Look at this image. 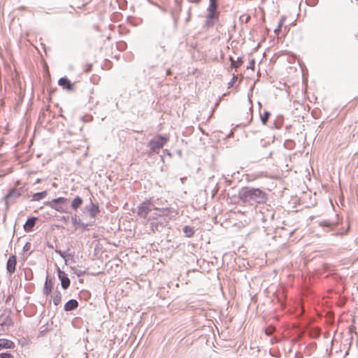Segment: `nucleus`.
Masks as SVG:
<instances>
[{"label": "nucleus", "mask_w": 358, "mask_h": 358, "mask_svg": "<svg viewBox=\"0 0 358 358\" xmlns=\"http://www.w3.org/2000/svg\"><path fill=\"white\" fill-rule=\"evenodd\" d=\"M210 2L217 3V0H209Z\"/></svg>", "instance_id": "28"}, {"label": "nucleus", "mask_w": 358, "mask_h": 358, "mask_svg": "<svg viewBox=\"0 0 358 358\" xmlns=\"http://www.w3.org/2000/svg\"><path fill=\"white\" fill-rule=\"evenodd\" d=\"M17 264V259L15 255H11L7 262L6 268L9 273L12 274L15 271V266Z\"/></svg>", "instance_id": "7"}, {"label": "nucleus", "mask_w": 358, "mask_h": 358, "mask_svg": "<svg viewBox=\"0 0 358 358\" xmlns=\"http://www.w3.org/2000/svg\"><path fill=\"white\" fill-rule=\"evenodd\" d=\"M91 69H92V64H87L86 65V69L85 70V72H89L91 71Z\"/></svg>", "instance_id": "26"}, {"label": "nucleus", "mask_w": 358, "mask_h": 358, "mask_svg": "<svg viewBox=\"0 0 358 358\" xmlns=\"http://www.w3.org/2000/svg\"><path fill=\"white\" fill-rule=\"evenodd\" d=\"M45 194H46L45 192H40V193H36V194H35L34 195V200H39V199L43 198Z\"/></svg>", "instance_id": "23"}, {"label": "nucleus", "mask_w": 358, "mask_h": 358, "mask_svg": "<svg viewBox=\"0 0 358 358\" xmlns=\"http://www.w3.org/2000/svg\"><path fill=\"white\" fill-rule=\"evenodd\" d=\"M98 212H99L98 207L92 206L90 209V214L91 217L93 218H94L96 217Z\"/></svg>", "instance_id": "20"}, {"label": "nucleus", "mask_w": 358, "mask_h": 358, "mask_svg": "<svg viewBox=\"0 0 358 358\" xmlns=\"http://www.w3.org/2000/svg\"><path fill=\"white\" fill-rule=\"evenodd\" d=\"M241 198L245 201L254 200L259 203L264 200L265 193L259 189H246L242 192Z\"/></svg>", "instance_id": "1"}, {"label": "nucleus", "mask_w": 358, "mask_h": 358, "mask_svg": "<svg viewBox=\"0 0 358 358\" xmlns=\"http://www.w3.org/2000/svg\"><path fill=\"white\" fill-rule=\"evenodd\" d=\"M58 84L64 89L72 90L73 88V84L66 78H62L59 80Z\"/></svg>", "instance_id": "9"}, {"label": "nucleus", "mask_w": 358, "mask_h": 358, "mask_svg": "<svg viewBox=\"0 0 358 358\" xmlns=\"http://www.w3.org/2000/svg\"><path fill=\"white\" fill-rule=\"evenodd\" d=\"M286 20L285 16H281L280 20L278 22V27L274 29V33L276 35H278L281 31H283L284 33H287L289 31V28L287 26H284Z\"/></svg>", "instance_id": "6"}, {"label": "nucleus", "mask_w": 358, "mask_h": 358, "mask_svg": "<svg viewBox=\"0 0 358 358\" xmlns=\"http://www.w3.org/2000/svg\"><path fill=\"white\" fill-rule=\"evenodd\" d=\"M155 210H159L161 211L162 214L157 215V216H162V215H167L171 212L169 208H162L159 209L158 208H155Z\"/></svg>", "instance_id": "22"}, {"label": "nucleus", "mask_w": 358, "mask_h": 358, "mask_svg": "<svg viewBox=\"0 0 358 358\" xmlns=\"http://www.w3.org/2000/svg\"><path fill=\"white\" fill-rule=\"evenodd\" d=\"M78 306V303L76 300H69L64 306V309L66 311L76 309Z\"/></svg>", "instance_id": "13"}, {"label": "nucleus", "mask_w": 358, "mask_h": 358, "mask_svg": "<svg viewBox=\"0 0 358 358\" xmlns=\"http://www.w3.org/2000/svg\"><path fill=\"white\" fill-rule=\"evenodd\" d=\"M67 201L68 199L65 197H58L48 201L46 204L51 208L55 209L56 211L62 213H69L67 210Z\"/></svg>", "instance_id": "2"}, {"label": "nucleus", "mask_w": 358, "mask_h": 358, "mask_svg": "<svg viewBox=\"0 0 358 358\" xmlns=\"http://www.w3.org/2000/svg\"><path fill=\"white\" fill-rule=\"evenodd\" d=\"M12 320L6 313H3L0 315V325L1 326H10L12 325Z\"/></svg>", "instance_id": "11"}, {"label": "nucleus", "mask_w": 358, "mask_h": 358, "mask_svg": "<svg viewBox=\"0 0 358 358\" xmlns=\"http://www.w3.org/2000/svg\"><path fill=\"white\" fill-rule=\"evenodd\" d=\"M83 204V199L76 196L71 203V207L73 210H76Z\"/></svg>", "instance_id": "15"}, {"label": "nucleus", "mask_w": 358, "mask_h": 358, "mask_svg": "<svg viewBox=\"0 0 358 358\" xmlns=\"http://www.w3.org/2000/svg\"><path fill=\"white\" fill-rule=\"evenodd\" d=\"M250 20V16L248 14H243L241 15L240 20L241 22L247 24Z\"/></svg>", "instance_id": "21"}, {"label": "nucleus", "mask_w": 358, "mask_h": 358, "mask_svg": "<svg viewBox=\"0 0 358 358\" xmlns=\"http://www.w3.org/2000/svg\"><path fill=\"white\" fill-rule=\"evenodd\" d=\"M231 60V66L232 68L237 69L241 66L243 64L242 59L238 57L236 60H234L232 57L230 58Z\"/></svg>", "instance_id": "16"}, {"label": "nucleus", "mask_w": 358, "mask_h": 358, "mask_svg": "<svg viewBox=\"0 0 358 358\" xmlns=\"http://www.w3.org/2000/svg\"><path fill=\"white\" fill-rule=\"evenodd\" d=\"M168 138L157 136L149 142V146L153 152L158 151L167 142Z\"/></svg>", "instance_id": "4"}, {"label": "nucleus", "mask_w": 358, "mask_h": 358, "mask_svg": "<svg viewBox=\"0 0 358 358\" xmlns=\"http://www.w3.org/2000/svg\"><path fill=\"white\" fill-rule=\"evenodd\" d=\"M275 331V328L273 327H268L265 329V334L268 336L273 334V332Z\"/></svg>", "instance_id": "24"}, {"label": "nucleus", "mask_w": 358, "mask_h": 358, "mask_svg": "<svg viewBox=\"0 0 358 358\" xmlns=\"http://www.w3.org/2000/svg\"><path fill=\"white\" fill-rule=\"evenodd\" d=\"M183 231L187 234V236L188 237H191L194 234V230L192 229V228H191V227H189L188 226L185 227Z\"/></svg>", "instance_id": "19"}, {"label": "nucleus", "mask_w": 358, "mask_h": 358, "mask_svg": "<svg viewBox=\"0 0 358 358\" xmlns=\"http://www.w3.org/2000/svg\"><path fill=\"white\" fill-rule=\"evenodd\" d=\"M36 217H31L27 220L24 225V229L26 231H31L36 224Z\"/></svg>", "instance_id": "12"}, {"label": "nucleus", "mask_w": 358, "mask_h": 358, "mask_svg": "<svg viewBox=\"0 0 358 358\" xmlns=\"http://www.w3.org/2000/svg\"><path fill=\"white\" fill-rule=\"evenodd\" d=\"M217 3L210 2L207 8V20L206 24L209 26H213L215 21L218 20L220 12L217 10Z\"/></svg>", "instance_id": "3"}, {"label": "nucleus", "mask_w": 358, "mask_h": 358, "mask_svg": "<svg viewBox=\"0 0 358 358\" xmlns=\"http://www.w3.org/2000/svg\"><path fill=\"white\" fill-rule=\"evenodd\" d=\"M255 60L252 59L250 62V66L249 68H250L251 69L254 70V67H255Z\"/></svg>", "instance_id": "27"}, {"label": "nucleus", "mask_w": 358, "mask_h": 358, "mask_svg": "<svg viewBox=\"0 0 358 358\" xmlns=\"http://www.w3.org/2000/svg\"><path fill=\"white\" fill-rule=\"evenodd\" d=\"M53 303L55 306H58L62 301V295L60 292H57L52 297Z\"/></svg>", "instance_id": "17"}, {"label": "nucleus", "mask_w": 358, "mask_h": 358, "mask_svg": "<svg viewBox=\"0 0 358 358\" xmlns=\"http://www.w3.org/2000/svg\"><path fill=\"white\" fill-rule=\"evenodd\" d=\"M260 117L262 124L265 125L270 117V113L268 111H264L262 114L260 115Z\"/></svg>", "instance_id": "18"}, {"label": "nucleus", "mask_w": 358, "mask_h": 358, "mask_svg": "<svg viewBox=\"0 0 358 358\" xmlns=\"http://www.w3.org/2000/svg\"><path fill=\"white\" fill-rule=\"evenodd\" d=\"M15 347L14 342L6 338H0V351L3 349H13Z\"/></svg>", "instance_id": "8"}, {"label": "nucleus", "mask_w": 358, "mask_h": 358, "mask_svg": "<svg viewBox=\"0 0 358 358\" xmlns=\"http://www.w3.org/2000/svg\"><path fill=\"white\" fill-rule=\"evenodd\" d=\"M59 278L61 280L62 287L64 289H67L70 285L69 278L64 274H62V275L59 274Z\"/></svg>", "instance_id": "14"}, {"label": "nucleus", "mask_w": 358, "mask_h": 358, "mask_svg": "<svg viewBox=\"0 0 358 358\" xmlns=\"http://www.w3.org/2000/svg\"><path fill=\"white\" fill-rule=\"evenodd\" d=\"M151 207L149 202H143L138 207V215L143 217H146L148 213L151 211Z\"/></svg>", "instance_id": "5"}, {"label": "nucleus", "mask_w": 358, "mask_h": 358, "mask_svg": "<svg viewBox=\"0 0 358 358\" xmlns=\"http://www.w3.org/2000/svg\"><path fill=\"white\" fill-rule=\"evenodd\" d=\"M53 289V282L52 280L46 278L43 287V294L46 296L49 295Z\"/></svg>", "instance_id": "10"}, {"label": "nucleus", "mask_w": 358, "mask_h": 358, "mask_svg": "<svg viewBox=\"0 0 358 358\" xmlns=\"http://www.w3.org/2000/svg\"><path fill=\"white\" fill-rule=\"evenodd\" d=\"M0 358H14L13 355L8 352H3L0 354Z\"/></svg>", "instance_id": "25"}]
</instances>
